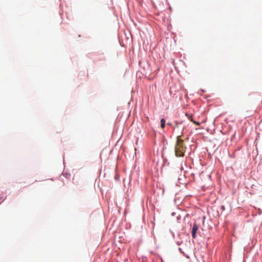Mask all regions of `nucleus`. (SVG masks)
Instances as JSON below:
<instances>
[{"label":"nucleus","mask_w":262,"mask_h":262,"mask_svg":"<svg viewBox=\"0 0 262 262\" xmlns=\"http://www.w3.org/2000/svg\"><path fill=\"white\" fill-rule=\"evenodd\" d=\"M186 147L184 144L183 140L179 136L177 138V142L175 145V155L177 157H181L184 156Z\"/></svg>","instance_id":"1"},{"label":"nucleus","mask_w":262,"mask_h":262,"mask_svg":"<svg viewBox=\"0 0 262 262\" xmlns=\"http://www.w3.org/2000/svg\"><path fill=\"white\" fill-rule=\"evenodd\" d=\"M198 229V226L196 225V224L195 223L193 224V227H192V236L193 238H195V235H196V231Z\"/></svg>","instance_id":"2"},{"label":"nucleus","mask_w":262,"mask_h":262,"mask_svg":"<svg viewBox=\"0 0 262 262\" xmlns=\"http://www.w3.org/2000/svg\"><path fill=\"white\" fill-rule=\"evenodd\" d=\"M189 119H190V120L191 122H192L193 123H194L196 125H200V123L199 122H196V121H195L193 120L191 116H189Z\"/></svg>","instance_id":"3"},{"label":"nucleus","mask_w":262,"mask_h":262,"mask_svg":"<svg viewBox=\"0 0 262 262\" xmlns=\"http://www.w3.org/2000/svg\"><path fill=\"white\" fill-rule=\"evenodd\" d=\"M165 125V120L164 118L161 120V126L162 128H164Z\"/></svg>","instance_id":"4"}]
</instances>
